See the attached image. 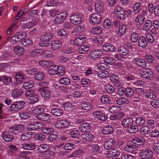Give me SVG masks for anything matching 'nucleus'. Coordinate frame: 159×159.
<instances>
[{
    "mask_svg": "<svg viewBox=\"0 0 159 159\" xmlns=\"http://www.w3.org/2000/svg\"><path fill=\"white\" fill-rule=\"evenodd\" d=\"M148 44V41L146 38L144 36H141L139 39L138 45L139 47L144 48Z\"/></svg>",
    "mask_w": 159,
    "mask_h": 159,
    "instance_id": "26",
    "label": "nucleus"
},
{
    "mask_svg": "<svg viewBox=\"0 0 159 159\" xmlns=\"http://www.w3.org/2000/svg\"><path fill=\"white\" fill-rule=\"evenodd\" d=\"M16 78L17 81H22L26 78L25 76L21 73H18L16 75Z\"/></svg>",
    "mask_w": 159,
    "mask_h": 159,
    "instance_id": "58",
    "label": "nucleus"
},
{
    "mask_svg": "<svg viewBox=\"0 0 159 159\" xmlns=\"http://www.w3.org/2000/svg\"><path fill=\"white\" fill-rule=\"evenodd\" d=\"M70 122L66 120H57L55 123V126L57 128H64L68 127Z\"/></svg>",
    "mask_w": 159,
    "mask_h": 159,
    "instance_id": "9",
    "label": "nucleus"
},
{
    "mask_svg": "<svg viewBox=\"0 0 159 159\" xmlns=\"http://www.w3.org/2000/svg\"><path fill=\"white\" fill-rule=\"evenodd\" d=\"M70 21L72 24L76 25L81 24L82 22L81 15L76 14L70 16Z\"/></svg>",
    "mask_w": 159,
    "mask_h": 159,
    "instance_id": "10",
    "label": "nucleus"
},
{
    "mask_svg": "<svg viewBox=\"0 0 159 159\" xmlns=\"http://www.w3.org/2000/svg\"><path fill=\"white\" fill-rule=\"evenodd\" d=\"M139 157L142 159H151L153 157L152 151L149 148H145L140 150Z\"/></svg>",
    "mask_w": 159,
    "mask_h": 159,
    "instance_id": "2",
    "label": "nucleus"
},
{
    "mask_svg": "<svg viewBox=\"0 0 159 159\" xmlns=\"http://www.w3.org/2000/svg\"><path fill=\"white\" fill-rule=\"evenodd\" d=\"M93 115L94 117L98 120L103 122L106 121L108 119L107 115L103 112L100 111H94Z\"/></svg>",
    "mask_w": 159,
    "mask_h": 159,
    "instance_id": "3",
    "label": "nucleus"
},
{
    "mask_svg": "<svg viewBox=\"0 0 159 159\" xmlns=\"http://www.w3.org/2000/svg\"><path fill=\"white\" fill-rule=\"evenodd\" d=\"M142 76L144 78L151 80L154 77V74L150 69H145L142 71Z\"/></svg>",
    "mask_w": 159,
    "mask_h": 159,
    "instance_id": "8",
    "label": "nucleus"
},
{
    "mask_svg": "<svg viewBox=\"0 0 159 159\" xmlns=\"http://www.w3.org/2000/svg\"><path fill=\"white\" fill-rule=\"evenodd\" d=\"M116 102L118 105H121L125 103L128 104L129 101L128 99L125 97H122L117 100Z\"/></svg>",
    "mask_w": 159,
    "mask_h": 159,
    "instance_id": "36",
    "label": "nucleus"
},
{
    "mask_svg": "<svg viewBox=\"0 0 159 159\" xmlns=\"http://www.w3.org/2000/svg\"><path fill=\"white\" fill-rule=\"evenodd\" d=\"M62 46V42L57 40L53 41L51 43L52 48L53 50H56L59 49Z\"/></svg>",
    "mask_w": 159,
    "mask_h": 159,
    "instance_id": "27",
    "label": "nucleus"
},
{
    "mask_svg": "<svg viewBox=\"0 0 159 159\" xmlns=\"http://www.w3.org/2000/svg\"><path fill=\"white\" fill-rule=\"evenodd\" d=\"M39 92L42 96L44 98H49L50 95L49 90L46 88H43L39 89Z\"/></svg>",
    "mask_w": 159,
    "mask_h": 159,
    "instance_id": "20",
    "label": "nucleus"
},
{
    "mask_svg": "<svg viewBox=\"0 0 159 159\" xmlns=\"http://www.w3.org/2000/svg\"><path fill=\"white\" fill-rule=\"evenodd\" d=\"M120 110V107L113 106L110 108L109 111L111 113L114 114L118 112Z\"/></svg>",
    "mask_w": 159,
    "mask_h": 159,
    "instance_id": "60",
    "label": "nucleus"
},
{
    "mask_svg": "<svg viewBox=\"0 0 159 159\" xmlns=\"http://www.w3.org/2000/svg\"><path fill=\"white\" fill-rule=\"evenodd\" d=\"M68 15V12L66 11L60 13L55 19L54 23L56 25L61 24L65 20Z\"/></svg>",
    "mask_w": 159,
    "mask_h": 159,
    "instance_id": "4",
    "label": "nucleus"
},
{
    "mask_svg": "<svg viewBox=\"0 0 159 159\" xmlns=\"http://www.w3.org/2000/svg\"><path fill=\"white\" fill-rule=\"evenodd\" d=\"M38 95L34 93L30 98V103L31 104H32L37 102L38 100Z\"/></svg>",
    "mask_w": 159,
    "mask_h": 159,
    "instance_id": "46",
    "label": "nucleus"
},
{
    "mask_svg": "<svg viewBox=\"0 0 159 159\" xmlns=\"http://www.w3.org/2000/svg\"><path fill=\"white\" fill-rule=\"evenodd\" d=\"M134 61L135 64L141 67L144 68L146 66V62L143 59L136 58L134 59Z\"/></svg>",
    "mask_w": 159,
    "mask_h": 159,
    "instance_id": "29",
    "label": "nucleus"
},
{
    "mask_svg": "<svg viewBox=\"0 0 159 159\" xmlns=\"http://www.w3.org/2000/svg\"><path fill=\"white\" fill-rule=\"evenodd\" d=\"M133 141L134 143L139 145H142L145 143L144 140L143 139H140L138 138H135L134 139Z\"/></svg>",
    "mask_w": 159,
    "mask_h": 159,
    "instance_id": "59",
    "label": "nucleus"
},
{
    "mask_svg": "<svg viewBox=\"0 0 159 159\" xmlns=\"http://www.w3.org/2000/svg\"><path fill=\"white\" fill-rule=\"evenodd\" d=\"M31 132H28L27 133H23L20 135V139L22 141H26L29 140L32 135Z\"/></svg>",
    "mask_w": 159,
    "mask_h": 159,
    "instance_id": "45",
    "label": "nucleus"
},
{
    "mask_svg": "<svg viewBox=\"0 0 159 159\" xmlns=\"http://www.w3.org/2000/svg\"><path fill=\"white\" fill-rule=\"evenodd\" d=\"M139 34L135 32L132 33L131 35V41L134 43L137 42L138 39L139 38Z\"/></svg>",
    "mask_w": 159,
    "mask_h": 159,
    "instance_id": "56",
    "label": "nucleus"
},
{
    "mask_svg": "<svg viewBox=\"0 0 159 159\" xmlns=\"http://www.w3.org/2000/svg\"><path fill=\"white\" fill-rule=\"evenodd\" d=\"M125 115L124 113L120 112L117 114L111 115L110 116V119L113 120H120Z\"/></svg>",
    "mask_w": 159,
    "mask_h": 159,
    "instance_id": "30",
    "label": "nucleus"
},
{
    "mask_svg": "<svg viewBox=\"0 0 159 159\" xmlns=\"http://www.w3.org/2000/svg\"><path fill=\"white\" fill-rule=\"evenodd\" d=\"M127 130L130 133H133L138 131V127L136 125L131 124L129 127L126 128Z\"/></svg>",
    "mask_w": 159,
    "mask_h": 159,
    "instance_id": "35",
    "label": "nucleus"
},
{
    "mask_svg": "<svg viewBox=\"0 0 159 159\" xmlns=\"http://www.w3.org/2000/svg\"><path fill=\"white\" fill-rule=\"evenodd\" d=\"M148 9L150 13H152L153 12L156 16H159V6H154L152 3H149Z\"/></svg>",
    "mask_w": 159,
    "mask_h": 159,
    "instance_id": "11",
    "label": "nucleus"
},
{
    "mask_svg": "<svg viewBox=\"0 0 159 159\" xmlns=\"http://www.w3.org/2000/svg\"><path fill=\"white\" fill-rule=\"evenodd\" d=\"M53 36V34L51 32L45 33L41 36L40 38L41 41L39 43V45L42 47L48 46Z\"/></svg>",
    "mask_w": 159,
    "mask_h": 159,
    "instance_id": "1",
    "label": "nucleus"
},
{
    "mask_svg": "<svg viewBox=\"0 0 159 159\" xmlns=\"http://www.w3.org/2000/svg\"><path fill=\"white\" fill-rule=\"evenodd\" d=\"M44 77V74L41 72H38L35 74L34 78L37 80H41Z\"/></svg>",
    "mask_w": 159,
    "mask_h": 159,
    "instance_id": "50",
    "label": "nucleus"
},
{
    "mask_svg": "<svg viewBox=\"0 0 159 159\" xmlns=\"http://www.w3.org/2000/svg\"><path fill=\"white\" fill-rule=\"evenodd\" d=\"M80 108L82 110L88 111L92 108V105L89 103L84 102L81 104L80 106Z\"/></svg>",
    "mask_w": 159,
    "mask_h": 159,
    "instance_id": "32",
    "label": "nucleus"
},
{
    "mask_svg": "<svg viewBox=\"0 0 159 159\" xmlns=\"http://www.w3.org/2000/svg\"><path fill=\"white\" fill-rule=\"evenodd\" d=\"M25 104V102L23 101L16 102L11 104L10 109L13 111H18L19 110L24 106Z\"/></svg>",
    "mask_w": 159,
    "mask_h": 159,
    "instance_id": "5",
    "label": "nucleus"
},
{
    "mask_svg": "<svg viewBox=\"0 0 159 159\" xmlns=\"http://www.w3.org/2000/svg\"><path fill=\"white\" fill-rule=\"evenodd\" d=\"M126 30V26L122 24L119 26L118 34L120 35H123L125 33Z\"/></svg>",
    "mask_w": 159,
    "mask_h": 159,
    "instance_id": "44",
    "label": "nucleus"
},
{
    "mask_svg": "<svg viewBox=\"0 0 159 159\" xmlns=\"http://www.w3.org/2000/svg\"><path fill=\"white\" fill-rule=\"evenodd\" d=\"M103 6V3L101 0H98L96 2L95 9L96 11L99 13H98L102 11Z\"/></svg>",
    "mask_w": 159,
    "mask_h": 159,
    "instance_id": "22",
    "label": "nucleus"
},
{
    "mask_svg": "<svg viewBox=\"0 0 159 159\" xmlns=\"http://www.w3.org/2000/svg\"><path fill=\"white\" fill-rule=\"evenodd\" d=\"M133 120L131 118H126L121 121V124L125 128H126L131 124H133Z\"/></svg>",
    "mask_w": 159,
    "mask_h": 159,
    "instance_id": "16",
    "label": "nucleus"
},
{
    "mask_svg": "<svg viewBox=\"0 0 159 159\" xmlns=\"http://www.w3.org/2000/svg\"><path fill=\"white\" fill-rule=\"evenodd\" d=\"M91 149L93 152L97 153H100L102 151L101 150V147L98 144L92 145Z\"/></svg>",
    "mask_w": 159,
    "mask_h": 159,
    "instance_id": "37",
    "label": "nucleus"
},
{
    "mask_svg": "<svg viewBox=\"0 0 159 159\" xmlns=\"http://www.w3.org/2000/svg\"><path fill=\"white\" fill-rule=\"evenodd\" d=\"M51 111L53 115L57 116H60L63 114V111L58 108H53L51 110Z\"/></svg>",
    "mask_w": 159,
    "mask_h": 159,
    "instance_id": "47",
    "label": "nucleus"
},
{
    "mask_svg": "<svg viewBox=\"0 0 159 159\" xmlns=\"http://www.w3.org/2000/svg\"><path fill=\"white\" fill-rule=\"evenodd\" d=\"M120 151L117 148H112L109 151L108 155L110 157H117L120 154Z\"/></svg>",
    "mask_w": 159,
    "mask_h": 159,
    "instance_id": "21",
    "label": "nucleus"
},
{
    "mask_svg": "<svg viewBox=\"0 0 159 159\" xmlns=\"http://www.w3.org/2000/svg\"><path fill=\"white\" fill-rule=\"evenodd\" d=\"M105 88L106 90L110 93H114L115 91V89L114 87L109 84L105 86Z\"/></svg>",
    "mask_w": 159,
    "mask_h": 159,
    "instance_id": "64",
    "label": "nucleus"
},
{
    "mask_svg": "<svg viewBox=\"0 0 159 159\" xmlns=\"http://www.w3.org/2000/svg\"><path fill=\"white\" fill-rule=\"evenodd\" d=\"M11 79V77L6 75L0 76V81L2 82L6 85H9L12 83Z\"/></svg>",
    "mask_w": 159,
    "mask_h": 159,
    "instance_id": "23",
    "label": "nucleus"
},
{
    "mask_svg": "<svg viewBox=\"0 0 159 159\" xmlns=\"http://www.w3.org/2000/svg\"><path fill=\"white\" fill-rule=\"evenodd\" d=\"M101 18L100 13H94L91 15L90 21L92 24H97L100 23Z\"/></svg>",
    "mask_w": 159,
    "mask_h": 159,
    "instance_id": "6",
    "label": "nucleus"
},
{
    "mask_svg": "<svg viewBox=\"0 0 159 159\" xmlns=\"http://www.w3.org/2000/svg\"><path fill=\"white\" fill-rule=\"evenodd\" d=\"M82 139L84 141H92L94 139V136L91 133H84L81 135Z\"/></svg>",
    "mask_w": 159,
    "mask_h": 159,
    "instance_id": "24",
    "label": "nucleus"
},
{
    "mask_svg": "<svg viewBox=\"0 0 159 159\" xmlns=\"http://www.w3.org/2000/svg\"><path fill=\"white\" fill-rule=\"evenodd\" d=\"M25 126L24 125H18L16 126L11 127L10 128L9 132H13L16 135L18 134L19 133L23 132L24 130Z\"/></svg>",
    "mask_w": 159,
    "mask_h": 159,
    "instance_id": "7",
    "label": "nucleus"
},
{
    "mask_svg": "<svg viewBox=\"0 0 159 159\" xmlns=\"http://www.w3.org/2000/svg\"><path fill=\"white\" fill-rule=\"evenodd\" d=\"M87 38L84 36H80L77 38L74 41V43L76 46L81 45L85 43Z\"/></svg>",
    "mask_w": 159,
    "mask_h": 159,
    "instance_id": "18",
    "label": "nucleus"
},
{
    "mask_svg": "<svg viewBox=\"0 0 159 159\" xmlns=\"http://www.w3.org/2000/svg\"><path fill=\"white\" fill-rule=\"evenodd\" d=\"M30 113L28 111H23L19 113V115L22 119H25L30 116Z\"/></svg>",
    "mask_w": 159,
    "mask_h": 159,
    "instance_id": "57",
    "label": "nucleus"
},
{
    "mask_svg": "<svg viewBox=\"0 0 159 159\" xmlns=\"http://www.w3.org/2000/svg\"><path fill=\"white\" fill-rule=\"evenodd\" d=\"M101 99L102 102L106 105L110 104L111 102L107 95H102L101 97Z\"/></svg>",
    "mask_w": 159,
    "mask_h": 159,
    "instance_id": "49",
    "label": "nucleus"
},
{
    "mask_svg": "<svg viewBox=\"0 0 159 159\" xmlns=\"http://www.w3.org/2000/svg\"><path fill=\"white\" fill-rule=\"evenodd\" d=\"M113 132V129L111 126L108 125L104 126L102 129V133L105 134H111Z\"/></svg>",
    "mask_w": 159,
    "mask_h": 159,
    "instance_id": "19",
    "label": "nucleus"
},
{
    "mask_svg": "<svg viewBox=\"0 0 159 159\" xmlns=\"http://www.w3.org/2000/svg\"><path fill=\"white\" fill-rule=\"evenodd\" d=\"M125 96L129 98L132 96L134 94V91L132 88L128 87L125 88Z\"/></svg>",
    "mask_w": 159,
    "mask_h": 159,
    "instance_id": "33",
    "label": "nucleus"
},
{
    "mask_svg": "<svg viewBox=\"0 0 159 159\" xmlns=\"http://www.w3.org/2000/svg\"><path fill=\"white\" fill-rule=\"evenodd\" d=\"M144 58L148 62L150 63H153L154 62V58L152 56L151 54H147L144 57Z\"/></svg>",
    "mask_w": 159,
    "mask_h": 159,
    "instance_id": "55",
    "label": "nucleus"
},
{
    "mask_svg": "<svg viewBox=\"0 0 159 159\" xmlns=\"http://www.w3.org/2000/svg\"><path fill=\"white\" fill-rule=\"evenodd\" d=\"M36 146L32 143H25L23 145V148L27 149L32 150L35 148Z\"/></svg>",
    "mask_w": 159,
    "mask_h": 159,
    "instance_id": "53",
    "label": "nucleus"
},
{
    "mask_svg": "<svg viewBox=\"0 0 159 159\" xmlns=\"http://www.w3.org/2000/svg\"><path fill=\"white\" fill-rule=\"evenodd\" d=\"M70 135L72 138H78L80 136V132L78 130H73L70 132Z\"/></svg>",
    "mask_w": 159,
    "mask_h": 159,
    "instance_id": "48",
    "label": "nucleus"
},
{
    "mask_svg": "<svg viewBox=\"0 0 159 159\" xmlns=\"http://www.w3.org/2000/svg\"><path fill=\"white\" fill-rule=\"evenodd\" d=\"M138 147L136 145L130 144L125 146V150L128 152L133 153L138 149Z\"/></svg>",
    "mask_w": 159,
    "mask_h": 159,
    "instance_id": "17",
    "label": "nucleus"
},
{
    "mask_svg": "<svg viewBox=\"0 0 159 159\" xmlns=\"http://www.w3.org/2000/svg\"><path fill=\"white\" fill-rule=\"evenodd\" d=\"M83 151L81 150H79L74 152L68 156V158L72 157H79L83 154Z\"/></svg>",
    "mask_w": 159,
    "mask_h": 159,
    "instance_id": "40",
    "label": "nucleus"
},
{
    "mask_svg": "<svg viewBox=\"0 0 159 159\" xmlns=\"http://www.w3.org/2000/svg\"><path fill=\"white\" fill-rule=\"evenodd\" d=\"M80 130L83 132H89L91 131L92 126L89 123H86L82 124L79 128Z\"/></svg>",
    "mask_w": 159,
    "mask_h": 159,
    "instance_id": "14",
    "label": "nucleus"
},
{
    "mask_svg": "<svg viewBox=\"0 0 159 159\" xmlns=\"http://www.w3.org/2000/svg\"><path fill=\"white\" fill-rule=\"evenodd\" d=\"M135 121L136 124L139 126L144 125L146 122L144 118L142 117H137Z\"/></svg>",
    "mask_w": 159,
    "mask_h": 159,
    "instance_id": "39",
    "label": "nucleus"
},
{
    "mask_svg": "<svg viewBox=\"0 0 159 159\" xmlns=\"http://www.w3.org/2000/svg\"><path fill=\"white\" fill-rule=\"evenodd\" d=\"M145 16L143 14L137 16L135 20L137 26L139 27L142 26L145 21Z\"/></svg>",
    "mask_w": 159,
    "mask_h": 159,
    "instance_id": "13",
    "label": "nucleus"
},
{
    "mask_svg": "<svg viewBox=\"0 0 159 159\" xmlns=\"http://www.w3.org/2000/svg\"><path fill=\"white\" fill-rule=\"evenodd\" d=\"M34 83L32 81L25 82L24 83L23 87L24 89H28L32 88L34 86Z\"/></svg>",
    "mask_w": 159,
    "mask_h": 159,
    "instance_id": "43",
    "label": "nucleus"
},
{
    "mask_svg": "<svg viewBox=\"0 0 159 159\" xmlns=\"http://www.w3.org/2000/svg\"><path fill=\"white\" fill-rule=\"evenodd\" d=\"M52 67L48 70L49 73L51 75L57 74L58 71V66L57 65H54Z\"/></svg>",
    "mask_w": 159,
    "mask_h": 159,
    "instance_id": "51",
    "label": "nucleus"
},
{
    "mask_svg": "<svg viewBox=\"0 0 159 159\" xmlns=\"http://www.w3.org/2000/svg\"><path fill=\"white\" fill-rule=\"evenodd\" d=\"M81 83L82 84L84 85V87H88L91 84L90 80L89 79H82L81 81Z\"/></svg>",
    "mask_w": 159,
    "mask_h": 159,
    "instance_id": "61",
    "label": "nucleus"
},
{
    "mask_svg": "<svg viewBox=\"0 0 159 159\" xmlns=\"http://www.w3.org/2000/svg\"><path fill=\"white\" fill-rule=\"evenodd\" d=\"M134 11L135 13H138L141 9V4L140 3H135L133 7Z\"/></svg>",
    "mask_w": 159,
    "mask_h": 159,
    "instance_id": "62",
    "label": "nucleus"
},
{
    "mask_svg": "<svg viewBox=\"0 0 159 159\" xmlns=\"http://www.w3.org/2000/svg\"><path fill=\"white\" fill-rule=\"evenodd\" d=\"M23 91L22 89H14L11 91V96L14 98H17L23 94Z\"/></svg>",
    "mask_w": 159,
    "mask_h": 159,
    "instance_id": "25",
    "label": "nucleus"
},
{
    "mask_svg": "<svg viewBox=\"0 0 159 159\" xmlns=\"http://www.w3.org/2000/svg\"><path fill=\"white\" fill-rule=\"evenodd\" d=\"M82 25L76 27L72 32V34L73 35H77L83 32L85 30V27Z\"/></svg>",
    "mask_w": 159,
    "mask_h": 159,
    "instance_id": "15",
    "label": "nucleus"
},
{
    "mask_svg": "<svg viewBox=\"0 0 159 159\" xmlns=\"http://www.w3.org/2000/svg\"><path fill=\"white\" fill-rule=\"evenodd\" d=\"M90 48L86 45H83L81 46L79 48V52L81 53L84 54L89 51Z\"/></svg>",
    "mask_w": 159,
    "mask_h": 159,
    "instance_id": "54",
    "label": "nucleus"
},
{
    "mask_svg": "<svg viewBox=\"0 0 159 159\" xmlns=\"http://www.w3.org/2000/svg\"><path fill=\"white\" fill-rule=\"evenodd\" d=\"M15 35L17 41H20L22 39L25 38L26 37L27 33L25 32H19L17 33Z\"/></svg>",
    "mask_w": 159,
    "mask_h": 159,
    "instance_id": "31",
    "label": "nucleus"
},
{
    "mask_svg": "<svg viewBox=\"0 0 159 159\" xmlns=\"http://www.w3.org/2000/svg\"><path fill=\"white\" fill-rule=\"evenodd\" d=\"M2 137L3 139L6 142H9L11 141L13 139V136L12 134H6V133L2 134Z\"/></svg>",
    "mask_w": 159,
    "mask_h": 159,
    "instance_id": "41",
    "label": "nucleus"
},
{
    "mask_svg": "<svg viewBox=\"0 0 159 159\" xmlns=\"http://www.w3.org/2000/svg\"><path fill=\"white\" fill-rule=\"evenodd\" d=\"M102 48L104 51L106 52H112L114 50L115 48L113 45L110 43H107L103 46Z\"/></svg>",
    "mask_w": 159,
    "mask_h": 159,
    "instance_id": "28",
    "label": "nucleus"
},
{
    "mask_svg": "<svg viewBox=\"0 0 159 159\" xmlns=\"http://www.w3.org/2000/svg\"><path fill=\"white\" fill-rule=\"evenodd\" d=\"M60 83L61 84L68 85L70 83V80L66 77H61L59 80Z\"/></svg>",
    "mask_w": 159,
    "mask_h": 159,
    "instance_id": "52",
    "label": "nucleus"
},
{
    "mask_svg": "<svg viewBox=\"0 0 159 159\" xmlns=\"http://www.w3.org/2000/svg\"><path fill=\"white\" fill-rule=\"evenodd\" d=\"M76 146L72 143L68 142L64 145L63 148L64 149L68 150H71L75 149Z\"/></svg>",
    "mask_w": 159,
    "mask_h": 159,
    "instance_id": "38",
    "label": "nucleus"
},
{
    "mask_svg": "<svg viewBox=\"0 0 159 159\" xmlns=\"http://www.w3.org/2000/svg\"><path fill=\"white\" fill-rule=\"evenodd\" d=\"M92 29L93 33L96 35L101 34L103 31L102 28L100 26L93 27Z\"/></svg>",
    "mask_w": 159,
    "mask_h": 159,
    "instance_id": "34",
    "label": "nucleus"
},
{
    "mask_svg": "<svg viewBox=\"0 0 159 159\" xmlns=\"http://www.w3.org/2000/svg\"><path fill=\"white\" fill-rule=\"evenodd\" d=\"M119 51L120 54L123 56H125L129 53V51L126 48L123 47L120 48L119 49Z\"/></svg>",
    "mask_w": 159,
    "mask_h": 159,
    "instance_id": "63",
    "label": "nucleus"
},
{
    "mask_svg": "<svg viewBox=\"0 0 159 159\" xmlns=\"http://www.w3.org/2000/svg\"><path fill=\"white\" fill-rule=\"evenodd\" d=\"M152 22L150 20H147L143 25V30L148 31L152 26Z\"/></svg>",
    "mask_w": 159,
    "mask_h": 159,
    "instance_id": "42",
    "label": "nucleus"
},
{
    "mask_svg": "<svg viewBox=\"0 0 159 159\" xmlns=\"http://www.w3.org/2000/svg\"><path fill=\"white\" fill-rule=\"evenodd\" d=\"M49 148L50 146L49 145L44 144L40 145L37 150L39 152L42 153L44 154H50V152L48 151Z\"/></svg>",
    "mask_w": 159,
    "mask_h": 159,
    "instance_id": "12",
    "label": "nucleus"
}]
</instances>
